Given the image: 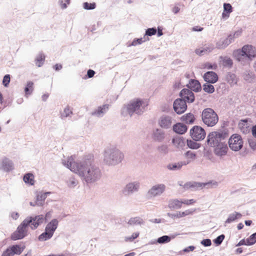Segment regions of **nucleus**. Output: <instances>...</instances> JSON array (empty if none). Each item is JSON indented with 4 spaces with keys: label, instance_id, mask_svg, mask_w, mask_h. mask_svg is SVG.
<instances>
[{
    "label": "nucleus",
    "instance_id": "1",
    "mask_svg": "<svg viewBox=\"0 0 256 256\" xmlns=\"http://www.w3.org/2000/svg\"><path fill=\"white\" fill-rule=\"evenodd\" d=\"M62 163L72 172L78 174L86 184L94 183L101 178L100 170L94 164L91 154L86 156L82 160L76 162L71 156L67 160H63Z\"/></svg>",
    "mask_w": 256,
    "mask_h": 256
},
{
    "label": "nucleus",
    "instance_id": "2",
    "mask_svg": "<svg viewBox=\"0 0 256 256\" xmlns=\"http://www.w3.org/2000/svg\"><path fill=\"white\" fill-rule=\"evenodd\" d=\"M228 135L229 130L227 128L212 132L208 134L206 142L209 146L214 148V152L216 156H222L227 154L228 147L224 140Z\"/></svg>",
    "mask_w": 256,
    "mask_h": 256
},
{
    "label": "nucleus",
    "instance_id": "3",
    "mask_svg": "<svg viewBox=\"0 0 256 256\" xmlns=\"http://www.w3.org/2000/svg\"><path fill=\"white\" fill-rule=\"evenodd\" d=\"M148 104H145L143 100L140 98H137L131 100L127 105H125L122 108L121 114L124 116L128 114L132 116L134 113L138 115L142 114L144 108Z\"/></svg>",
    "mask_w": 256,
    "mask_h": 256
},
{
    "label": "nucleus",
    "instance_id": "4",
    "mask_svg": "<svg viewBox=\"0 0 256 256\" xmlns=\"http://www.w3.org/2000/svg\"><path fill=\"white\" fill-rule=\"evenodd\" d=\"M233 55L238 61L244 64L246 60L250 61L256 58V49L252 45L246 44L234 50Z\"/></svg>",
    "mask_w": 256,
    "mask_h": 256
},
{
    "label": "nucleus",
    "instance_id": "5",
    "mask_svg": "<svg viewBox=\"0 0 256 256\" xmlns=\"http://www.w3.org/2000/svg\"><path fill=\"white\" fill-rule=\"evenodd\" d=\"M124 158V154L118 149L108 148L104 150V162L108 166H115L121 162Z\"/></svg>",
    "mask_w": 256,
    "mask_h": 256
},
{
    "label": "nucleus",
    "instance_id": "6",
    "mask_svg": "<svg viewBox=\"0 0 256 256\" xmlns=\"http://www.w3.org/2000/svg\"><path fill=\"white\" fill-rule=\"evenodd\" d=\"M202 120L204 124L208 127L214 126L218 121V116L212 108H204L202 113Z\"/></svg>",
    "mask_w": 256,
    "mask_h": 256
},
{
    "label": "nucleus",
    "instance_id": "7",
    "mask_svg": "<svg viewBox=\"0 0 256 256\" xmlns=\"http://www.w3.org/2000/svg\"><path fill=\"white\" fill-rule=\"evenodd\" d=\"M28 226L24 220L18 226L16 231L11 234V239L13 240H22L28 234Z\"/></svg>",
    "mask_w": 256,
    "mask_h": 256
},
{
    "label": "nucleus",
    "instance_id": "8",
    "mask_svg": "<svg viewBox=\"0 0 256 256\" xmlns=\"http://www.w3.org/2000/svg\"><path fill=\"white\" fill-rule=\"evenodd\" d=\"M228 144L230 150L234 152L240 150L243 146V140L242 136L236 134H233L230 137Z\"/></svg>",
    "mask_w": 256,
    "mask_h": 256
},
{
    "label": "nucleus",
    "instance_id": "9",
    "mask_svg": "<svg viewBox=\"0 0 256 256\" xmlns=\"http://www.w3.org/2000/svg\"><path fill=\"white\" fill-rule=\"evenodd\" d=\"M25 221L32 230L36 229L44 222V215L38 214L28 216Z\"/></svg>",
    "mask_w": 256,
    "mask_h": 256
},
{
    "label": "nucleus",
    "instance_id": "10",
    "mask_svg": "<svg viewBox=\"0 0 256 256\" xmlns=\"http://www.w3.org/2000/svg\"><path fill=\"white\" fill-rule=\"evenodd\" d=\"M190 134L194 140L200 141L203 140L206 132L204 128L199 126H194L190 130Z\"/></svg>",
    "mask_w": 256,
    "mask_h": 256
},
{
    "label": "nucleus",
    "instance_id": "11",
    "mask_svg": "<svg viewBox=\"0 0 256 256\" xmlns=\"http://www.w3.org/2000/svg\"><path fill=\"white\" fill-rule=\"evenodd\" d=\"M167 138L166 132L161 128L153 129L151 134V138L154 142H163Z\"/></svg>",
    "mask_w": 256,
    "mask_h": 256
},
{
    "label": "nucleus",
    "instance_id": "12",
    "mask_svg": "<svg viewBox=\"0 0 256 256\" xmlns=\"http://www.w3.org/2000/svg\"><path fill=\"white\" fill-rule=\"evenodd\" d=\"M166 186L163 184L153 186L147 192L146 196L150 198L160 196L166 190Z\"/></svg>",
    "mask_w": 256,
    "mask_h": 256
},
{
    "label": "nucleus",
    "instance_id": "13",
    "mask_svg": "<svg viewBox=\"0 0 256 256\" xmlns=\"http://www.w3.org/2000/svg\"><path fill=\"white\" fill-rule=\"evenodd\" d=\"M140 183L138 181H134L127 184L122 190L123 194L125 196H130L139 190Z\"/></svg>",
    "mask_w": 256,
    "mask_h": 256
},
{
    "label": "nucleus",
    "instance_id": "14",
    "mask_svg": "<svg viewBox=\"0 0 256 256\" xmlns=\"http://www.w3.org/2000/svg\"><path fill=\"white\" fill-rule=\"evenodd\" d=\"M187 108L186 102L184 100L180 98L174 100L173 104V108L177 114H180L184 113Z\"/></svg>",
    "mask_w": 256,
    "mask_h": 256
},
{
    "label": "nucleus",
    "instance_id": "15",
    "mask_svg": "<svg viewBox=\"0 0 256 256\" xmlns=\"http://www.w3.org/2000/svg\"><path fill=\"white\" fill-rule=\"evenodd\" d=\"M172 118L171 116L166 115L162 116L158 121V124L160 128L168 130L172 127Z\"/></svg>",
    "mask_w": 256,
    "mask_h": 256
},
{
    "label": "nucleus",
    "instance_id": "16",
    "mask_svg": "<svg viewBox=\"0 0 256 256\" xmlns=\"http://www.w3.org/2000/svg\"><path fill=\"white\" fill-rule=\"evenodd\" d=\"M180 97L186 102L192 103L194 101V94L192 91L189 89L183 88L180 92Z\"/></svg>",
    "mask_w": 256,
    "mask_h": 256
},
{
    "label": "nucleus",
    "instance_id": "17",
    "mask_svg": "<svg viewBox=\"0 0 256 256\" xmlns=\"http://www.w3.org/2000/svg\"><path fill=\"white\" fill-rule=\"evenodd\" d=\"M14 169V164L12 161L7 158L2 160L0 166V170L6 172H8Z\"/></svg>",
    "mask_w": 256,
    "mask_h": 256
},
{
    "label": "nucleus",
    "instance_id": "18",
    "mask_svg": "<svg viewBox=\"0 0 256 256\" xmlns=\"http://www.w3.org/2000/svg\"><path fill=\"white\" fill-rule=\"evenodd\" d=\"M204 80L210 84H215L218 81V76L217 74L213 71H208L203 75Z\"/></svg>",
    "mask_w": 256,
    "mask_h": 256
},
{
    "label": "nucleus",
    "instance_id": "19",
    "mask_svg": "<svg viewBox=\"0 0 256 256\" xmlns=\"http://www.w3.org/2000/svg\"><path fill=\"white\" fill-rule=\"evenodd\" d=\"M110 105L108 104H104L98 107L91 114L92 116H96L98 118L102 117L104 114L108 110Z\"/></svg>",
    "mask_w": 256,
    "mask_h": 256
},
{
    "label": "nucleus",
    "instance_id": "20",
    "mask_svg": "<svg viewBox=\"0 0 256 256\" xmlns=\"http://www.w3.org/2000/svg\"><path fill=\"white\" fill-rule=\"evenodd\" d=\"M188 89L191 91L198 92L202 90V86L198 80L196 79H190L188 83L186 84Z\"/></svg>",
    "mask_w": 256,
    "mask_h": 256
},
{
    "label": "nucleus",
    "instance_id": "21",
    "mask_svg": "<svg viewBox=\"0 0 256 256\" xmlns=\"http://www.w3.org/2000/svg\"><path fill=\"white\" fill-rule=\"evenodd\" d=\"M188 130V126L182 122H177L172 126V130L178 134H184Z\"/></svg>",
    "mask_w": 256,
    "mask_h": 256
},
{
    "label": "nucleus",
    "instance_id": "22",
    "mask_svg": "<svg viewBox=\"0 0 256 256\" xmlns=\"http://www.w3.org/2000/svg\"><path fill=\"white\" fill-rule=\"evenodd\" d=\"M58 225V220L56 218L52 220L46 226L45 230L54 235Z\"/></svg>",
    "mask_w": 256,
    "mask_h": 256
},
{
    "label": "nucleus",
    "instance_id": "23",
    "mask_svg": "<svg viewBox=\"0 0 256 256\" xmlns=\"http://www.w3.org/2000/svg\"><path fill=\"white\" fill-rule=\"evenodd\" d=\"M202 184L200 182H188L184 184L183 188L185 190L191 189L192 190H202Z\"/></svg>",
    "mask_w": 256,
    "mask_h": 256
},
{
    "label": "nucleus",
    "instance_id": "24",
    "mask_svg": "<svg viewBox=\"0 0 256 256\" xmlns=\"http://www.w3.org/2000/svg\"><path fill=\"white\" fill-rule=\"evenodd\" d=\"M51 194L50 192H39L36 194V203L37 206H42L44 202L48 196Z\"/></svg>",
    "mask_w": 256,
    "mask_h": 256
},
{
    "label": "nucleus",
    "instance_id": "25",
    "mask_svg": "<svg viewBox=\"0 0 256 256\" xmlns=\"http://www.w3.org/2000/svg\"><path fill=\"white\" fill-rule=\"evenodd\" d=\"M182 202L178 199H170L168 200V207L170 210L180 209L182 208Z\"/></svg>",
    "mask_w": 256,
    "mask_h": 256
},
{
    "label": "nucleus",
    "instance_id": "26",
    "mask_svg": "<svg viewBox=\"0 0 256 256\" xmlns=\"http://www.w3.org/2000/svg\"><path fill=\"white\" fill-rule=\"evenodd\" d=\"M179 234H171L170 236L164 235L159 237L157 240L156 242L160 244H164L170 242L176 236Z\"/></svg>",
    "mask_w": 256,
    "mask_h": 256
},
{
    "label": "nucleus",
    "instance_id": "27",
    "mask_svg": "<svg viewBox=\"0 0 256 256\" xmlns=\"http://www.w3.org/2000/svg\"><path fill=\"white\" fill-rule=\"evenodd\" d=\"M12 256L14 254L20 255L24 250L25 246H21L19 244H14L8 247Z\"/></svg>",
    "mask_w": 256,
    "mask_h": 256
},
{
    "label": "nucleus",
    "instance_id": "28",
    "mask_svg": "<svg viewBox=\"0 0 256 256\" xmlns=\"http://www.w3.org/2000/svg\"><path fill=\"white\" fill-rule=\"evenodd\" d=\"M244 80L247 82H252L255 78V74L250 70H246L242 74Z\"/></svg>",
    "mask_w": 256,
    "mask_h": 256
},
{
    "label": "nucleus",
    "instance_id": "29",
    "mask_svg": "<svg viewBox=\"0 0 256 256\" xmlns=\"http://www.w3.org/2000/svg\"><path fill=\"white\" fill-rule=\"evenodd\" d=\"M180 120L186 124H192L194 123L196 119L194 115L192 113L189 112L183 115Z\"/></svg>",
    "mask_w": 256,
    "mask_h": 256
},
{
    "label": "nucleus",
    "instance_id": "30",
    "mask_svg": "<svg viewBox=\"0 0 256 256\" xmlns=\"http://www.w3.org/2000/svg\"><path fill=\"white\" fill-rule=\"evenodd\" d=\"M242 216V214L239 212H234L228 215L226 220L225 221L226 224H230L232 222L236 221L237 220L240 219Z\"/></svg>",
    "mask_w": 256,
    "mask_h": 256
},
{
    "label": "nucleus",
    "instance_id": "31",
    "mask_svg": "<svg viewBox=\"0 0 256 256\" xmlns=\"http://www.w3.org/2000/svg\"><path fill=\"white\" fill-rule=\"evenodd\" d=\"M172 143L178 148H182L185 146V140L182 137L174 138Z\"/></svg>",
    "mask_w": 256,
    "mask_h": 256
},
{
    "label": "nucleus",
    "instance_id": "32",
    "mask_svg": "<svg viewBox=\"0 0 256 256\" xmlns=\"http://www.w3.org/2000/svg\"><path fill=\"white\" fill-rule=\"evenodd\" d=\"M184 164L185 163L180 162L177 163H170L167 165L166 168L170 170H180Z\"/></svg>",
    "mask_w": 256,
    "mask_h": 256
},
{
    "label": "nucleus",
    "instance_id": "33",
    "mask_svg": "<svg viewBox=\"0 0 256 256\" xmlns=\"http://www.w3.org/2000/svg\"><path fill=\"white\" fill-rule=\"evenodd\" d=\"M23 180L25 183L30 186L34 184V176L30 172L26 174L24 176Z\"/></svg>",
    "mask_w": 256,
    "mask_h": 256
},
{
    "label": "nucleus",
    "instance_id": "34",
    "mask_svg": "<svg viewBox=\"0 0 256 256\" xmlns=\"http://www.w3.org/2000/svg\"><path fill=\"white\" fill-rule=\"evenodd\" d=\"M188 147L190 149L197 150L201 146V144L198 143L193 140L187 139L186 140Z\"/></svg>",
    "mask_w": 256,
    "mask_h": 256
},
{
    "label": "nucleus",
    "instance_id": "35",
    "mask_svg": "<svg viewBox=\"0 0 256 256\" xmlns=\"http://www.w3.org/2000/svg\"><path fill=\"white\" fill-rule=\"evenodd\" d=\"M226 80L230 84H236L238 82L236 74L230 72H228L226 74Z\"/></svg>",
    "mask_w": 256,
    "mask_h": 256
},
{
    "label": "nucleus",
    "instance_id": "36",
    "mask_svg": "<svg viewBox=\"0 0 256 256\" xmlns=\"http://www.w3.org/2000/svg\"><path fill=\"white\" fill-rule=\"evenodd\" d=\"M53 235L50 233L48 232H47L44 229V232L41 234L38 237V240L39 241L43 242L46 241L50 239Z\"/></svg>",
    "mask_w": 256,
    "mask_h": 256
},
{
    "label": "nucleus",
    "instance_id": "37",
    "mask_svg": "<svg viewBox=\"0 0 256 256\" xmlns=\"http://www.w3.org/2000/svg\"><path fill=\"white\" fill-rule=\"evenodd\" d=\"M34 90V82L32 81H28L24 88L26 96L31 94Z\"/></svg>",
    "mask_w": 256,
    "mask_h": 256
},
{
    "label": "nucleus",
    "instance_id": "38",
    "mask_svg": "<svg viewBox=\"0 0 256 256\" xmlns=\"http://www.w3.org/2000/svg\"><path fill=\"white\" fill-rule=\"evenodd\" d=\"M230 44V42L226 38H221L216 44V46L218 49H223Z\"/></svg>",
    "mask_w": 256,
    "mask_h": 256
},
{
    "label": "nucleus",
    "instance_id": "39",
    "mask_svg": "<svg viewBox=\"0 0 256 256\" xmlns=\"http://www.w3.org/2000/svg\"><path fill=\"white\" fill-rule=\"evenodd\" d=\"M202 186L201 188H216L218 186V183L216 182L210 180L206 182H201Z\"/></svg>",
    "mask_w": 256,
    "mask_h": 256
},
{
    "label": "nucleus",
    "instance_id": "40",
    "mask_svg": "<svg viewBox=\"0 0 256 256\" xmlns=\"http://www.w3.org/2000/svg\"><path fill=\"white\" fill-rule=\"evenodd\" d=\"M212 84H210L206 82V83L204 84L202 86L203 90L205 92L210 94L214 92L215 90L214 87Z\"/></svg>",
    "mask_w": 256,
    "mask_h": 256
},
{
    "label": "nucleus",
    "instance_id": "41",
    "mask_svg": "<svg viewBox=\"0 0 256 256\" xmlns=\"http://www.w3.org/2000/svg\"><path fill=\"white\" fill-rule=\"evenodd\" d=\"M157 150L159 153L162 154H166L169 152L168 145L166 144H161L157 147Z\"/></svg>",
    "mask_w": 256,
    "mask_h": 256
},
{
    "label": "nucleus",
    "instance_id": "42",
    "mask_svg": "<svg viewBox=\"0 0 256 256\" xmlns=\"http://www.w3.org/2000/svg\"><path fill=\"white\" fill-rule=\"evenodd\" d=\"M144 222L142 220L140 217L132 218L128 222V224L130 225H137L142 224Z\"/></svg>",
    "mask_w": 256,
    "mask_h": 256
},
{
    "label": "nucleus",
    "instance_id": "43",
    "mask_svg": "<svg viewBox=\"0 0 256 256\" xmlns=\"http://www.w3.org/2000/svg\"><path fill=\"white\" fill-rule=\"evenodd\" d=\"M220 58H222V65L224 67H228V68H231L232 67L233 62L230 58L224 57L222 58V57L221 56Z\"/></svg>",
    "mask_w": 256,
    "mask_h": 256
},
{
    "label": "nucleus",
    "instance_id": "44",
    "mask_svg": "<svg viewBox=\"0 0 256 256\" xmlns=\"http://www.w3.org/2000/svg\"><path fill=\"white\" fill-rule=\"evenodd\" d=\"M44 60L45 56L42 54H40L35 60L36 64L38 67L42 66L44 62Z\"/></svg>",
    "mask_w": 256,
    "mask_h": 256
},
{
    "label": "nucleus",
    "instance_id": "45",
    "mask_svg": "<svg viewBox=\"0 0 256 256\" xmlns=\"http://www.w3.org/2000/svg\"><path fill=\"white\" fill-rule=\"evenodd\" d=\"M78 184V181L74 177H70L67 181L68 186L70 188H74Z\"/></svg>",
    "mask_w": 256,
    "mask_h": 256
},
{
    "label": "nucleus",
    "instance_id": "46",
    "mask_svg": "<svg viewBox=\"0 0 256 256\" xmlns=\"http://www.w3.org/2000/svg\"><path fill=\"white\" fill-rule=\"evenodd\" d=\"M248 246H252L256 243V232L251 234L246 239Z\"/></svg>",
    "mask_w": 256,
    "mask_h": 256
},
{
    "label": "nucleus",
    "instance_id": "47",
    "mask_svg": "<svg viewBox=\"0 0 256 256\" xmlns=\"http://www.w3.org/2000/svg\"><path fill=\"white\" fill-rule=\"evenodd\" d=\"M146 40H149V38H148L147 39H146L144 36V38H135L134 39L130 46H136L138 44H142L143 42L146 41Z\"/></svg>",
    "mask_w": 256,
    "mask_h": 256
},
{
    "label": "nucleus",
    "instance_id": "48",
    "mask_svg": "<svg viewBox=\"0 0 256 256\" xmlns=\"http://www.w3.org/2000/svg\"><path fill=\"white\" fill-rule=\"evenodd\" d=\"M225 235L224 234H222L217 236L216 238H214L213 240V242L216 246H219L222 244Z\"/></svg>",
    "mask_w": 256,
    "mask_h": 256
},
{
    "label": "nucleus",
    "instance_id": "49",
    "mask_svg": "<svg viewBox=\"0 0 256 256\" xmlns=\"http://www.w3.org/2000/svg\"><path fill=\"white\" fill-rule=\"evenodd\" d=\"M96 8V4L95 2L88 3L84 2L83 3V8L86 10H92Z\"/></svg>",
    "mask_w": 256,
    "mask_h": 256
},
{
    "label": "nucleus",
    "instance_id": "50",
    "mask_svg": "<svg viewBox=\"0 0 256 256\" xmlns=\"http://www.w3.org/2000/svg\"><path fill=\"white\" fill-rule=\"evenodd\" d=\"M157 30L155 27L152 28H148L146 30L144 37L145 36H154L156 34Z\"/></svg>",
    "mask_w": 256,
    "mask_h": 256
},
{
    "label": "nucleus",
    "instance_id": "51",
    "mask_svg": "<svg viewBox=\"0 0 256 256\" xmlns=\"http://www.w3.org/2000/svg\"><path fill=\"white\" fill-rule=\"evenodd\" d=\"M204 68L208 70H216L218 68V66L216 64H212L208 62L204 64Z\"/></svg>",
    "mask_w": 256,
    "mask_h": 256
},
{
    "label": "nucleus",
    "instance_id": "52",
    "mask_svg": "<svg viewBox=\"0 0 256 256\" xmlns=\"http://www.w3.org/2000/svg\"><path fill=\"white\" fill-rule=\"evenodd\" d=\"M10 74H6L2 80V84L5 87H7L10 84Z\"/></svg>",
    "mask_w": 256,
    "mask_h": 256
},
{
    "label": "nucleus",
    "instance_id": "53",
    "mask_svg": "<svg viewBox=\"0 0 256 256\" xmlns=\"http://www.w3.org/2000/svg\"><path fill=\"white\" fill-rule=\"evenodd\" d=\"M223 11L226 12L227 13H231L232 12V7L230 4L224 3Z\"/></svg>",
    "mask_w": 256,
    "mask_h": 256
},
{
    "label": "nucleus",
    "instance_id": "54",
    "mask_svg": "<svg viewBox=\"0 0 256 256\" xmlns=\"http://www.w3.org/2000/svg\"><path fill=\"white\" fill-rule=\"evenodd\" d=\"M248 142L250 148L254 150H256V140L253 138L248 139Z\"/></svg>",
    "mask_w": 256,
    "mask_h": 256
},
{
    "label": "nucleus",
    "instance_id": "55",
    "mask_svg": "<svg viewBox=\"0 0 256 256\" xmlns=\"http://www.w3.org/2000/svg\"><path fill=\"white\" fill-rule=\"evenodd\" d=\"M200 244L204 246L207 247L212 245V242L210 238H205L201 240Z\"/></svg>",
    "mask_w": 256,
    "mask_h": 256
},
{
    "label": "nucleus",
    "instance_id": "56",
    "mask_svg": "<svg viewBox=\"0 0 256 256\" xmlns=\"http://www.w3.org/2000/svg\"><path fill=\"white\" fill-rule=\"evenodd\" d=\"M185 156L189 158L194 160L196 158V153L192 152L191 150H188L185 153Z\"/></svg>",
    "mask_w": 256,
    "mask_h": 256
},
{
    "label": "nucleus",
    "instance_id": "57",
    "mask_svg": "<svg viewBox=\"0 0 256 256\" xmlns=\"http://www.w3.org/2000/svg\"><path fill=\"white\" fill-rule=\"evenodd\" d=\"M72 114V112L70 110L68 107H66L64 108V112L62 114V117L67 118L69 116L70 114Z\"/></svg>",
    "mask_w": 256,
    "mask_h": 256
},
{
    "label": "nucleus",
    "instance_id": "58",
    "mask_svg": "<svg viewBox=\"0 0 256 256\" xmlns=\"http://www.w3.org/2000/svg\"><path fill=\"white\" fill-rule=\"evenodd\" d=\"M70 0H66V3H64L62 0H59L58 3L61 6V8L62 9H66L67 8V4H70Z\"/></svg>",
    "mask_w": 256,
    "mask_h": 256
},
{
    "label": "nucleus",
    "instance_id": "59",
    "mask_svg": "<svg viewBox=\"0 0 256 256\" xmlns=\"http://www.w3.org/2000/svg\"><path fill=\"white\" fill-rule=\"evenodd\" d=\"M138 236H139V232L133 233L130 236L126 238V240L132 242Z\"/></svg>",
    "mask_w": 256,
    "mask_h": 256
},
{
    "label": "nucleus",
    "instance_id": "60",
    "mask_svg": "<svg viewBox=\"0 0 256 256\" xmlns=\"http://www.w3.org/2000/svg\"><path fill=\"white\" fill-rule=\"evenodd\" d=\"M95 74H96V72L94 70L89 69L87 71L86 74L85 76V78H92L94 76Z\"/></svg>",
    "mask_w": 256,
    "mask_h": 256
},
{
    "label": "nucleus",
    "instance_id": "61",
    "mask_svg": "<svg viewBox=\"0 0 256 256\" xmlns=\"http://www.w3.org/2000/svg\"><path fill=\"white\" fill-rule=\"evenodd\" d=\"M250 122V118H245L240 120V125H242V126H245L246 128L248 127V122Z\"/></svg>",
    "mask_w": 256,
    "mask_h": 256
},
{
    "label": "nucleus",
    "instance_id": "62",
    "mask_svg": "<svg viewBox=\"0 0 256 256\" xmlns=\"http://www.w3.org/2000/svg\"><path fill=\"white\" fill-rule=\"evenodd\" d=\"M182 204H186V205H190L196 202V200L194 199H190V200H182Z\"/></svg>",
    "mask_w": 256,
    "mask_h": 256
},
{
    "label": "nucleus",
    "instance_id": "63",
    "mask_svg": "<svg viewBox=\"0 0 256 256\" xmlns=\"http://www.w3.org/2000/svg\"><path fill=\"white\" fill-rule=\"evenodd\" d=\"M195 249V246H190L183 250V252H192Z\"/></svg>",
    "mask_w": 256,
    "mask_h": 256
},
{
    "label": "nucleus",
    "instance_id": "64",
    "mask_svg": "<svg viewBox=\"0 0 256 256\" xmlns=\"http://www.w3.org/2000/svg\"><path fill=\"white\" fill-rule=\"evenodd\" d=\"M1 256H13L10 250L8 248L2 254Z\"/></svg>",
    "mask_w": 256,
    "mask_h": 256
}]
</instances>
